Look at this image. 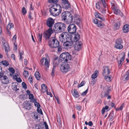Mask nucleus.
<instances>
[{
  "label": "nucleus",
  "instance_id": "obj_1",
  "mask_svg": "<svg viewBox=\"0 0 129 129\" xmlns=\"http://www.w3.org/2000/svg\"><path fill=\"white\" fill-rule=\"evenodd\" d=\"M58 0H48L49 3L55 4L50 8V12L51 14L53 16L58 15L61 12V8L59 5L56 4L58 2Z\"/></svg>",
  "mask_w": 129,
  "mask_h": 129
},
{
  "label": "nucleus",
  "instance_id": "obj_2",
  "mask_svg": "<svg viewBox=\"0 0 129 129\" xmlns=\"http://www.w3.org/2000/svg\"><path fill=\"white\" fill-rule=\"evenodd\" d=\"M62 20L67 23L71 22L73 19V16L68 11L63 12L61 15Z\"/></svg>",
  "mask_w": 129,
  "mask_h": 129
},
{
  "label": "nucleus",
  "instance_id": "obj_3",
  "mask_svg": "<svg viewBox=\"0 0 129 129\" xmlns=\"http://www.w3.org/2000/svg\"><path fill=\"white\" fill-rule=\"evenodd\" d=\"M66 28V24L58 22L55 24L53 29L56 33H59L64 31Z\"/></svg>",
  "mask_w": 129,
  "mask_h": 129
},
{
  "label": "nucleus",
  "instance_id": "obj_4",
  "mask_svg": "<svg viewBox=\"0 0 129 129\" xmlns=\"http://www.w3.org/2000/svg\"><path fill=\"white\" fill-rule=\"evenodd\" d=\"M71 59V55L67 52L63 53L60 55V60L62 63L68 62Z\"/></svg>",
  "mask_w": 129,
  "mask_h": 129
},
{
  "label": "nucleus",
  "instance_id": "obj_5",
  "mask_svg": "<svg viewBox=\"0 0 129 129\" xmlns=\"http://www.w3.org/2000/svg\"><path fill=\"white\" fill-rule=\"evenodd\" d=\"M40 63L41 65L43 66L46 70H47L49 68L50 63L49 57L47 56L46 57L42 58L40 60Z\"/></svg>",
  "mask_w": 129,
  "mask_h": 129
},
{
  "label": "nucleus",
  "instance_id": "obj_6",
  "mask_svg": "<svg viewBox=\"0 0 129 129\" xmlns=\"http://www.w3.org/2000/svg\"><path fill=\"white\" fill-rule=\"evenodd\" d=\"M70 37L69 34L67 32L62 33L59 37V41L61 42H64L70 39Z\"/></svg>",
  "mask_w": 129,
  "mask_h": 129
},
{
  "label": "nucleus",
  "instance_id": "obj_7",
  "mask_svg": "<svg viewBox=\"0 0 129 129\" xmlns=\"http://www.w3.org/2000/svg\"><path fill=\"white\" fill-rule=\"evenodd\" d=\"M48 44L49 46L51 48H56L58 46L59 43L56 39L54 38H52L49 40Z\"/></svg>",
  "mask_w": 129,
  "mask_h": 129
},
{
  "label": "nucleus",
  "instance_id": "obj_8",
  "mask_svg": "<svg viewBox=\"0 0 129 129\" xmlns=\"http://www.w3.org/2000/svg\"><path fill=\"white\" fill-rule=\"evenodd\" d=\"M70 69V66L67 63L61 64L60 67V70L63 73H66Z\"/></svg>",
  "mask_w": 129,
  "mask_h": 129
},
{
  "label": "nucleus",
  "instance_id": "obj_9",
  "mask_svg": "<svg viewBox=\"0 0 129 129\" xmlns=\"http://www.w3.org/2000/svg\"><path fill=\"white\" fill-rule=\"evenodd\" d=\"M68 31L70 34L75 33L76 30V25L74 24H70L68 27Z\"/></svg>",
  "mask_w": 129,
  "mask_h": 129
},
{
  "label": "nucleus",
  "instance_id": "obj_10",
  "mask_svg": "<svg viewBox=\"0 0 129 129\" xmlns=\"http://www.w3.org/2000/svg\"><path fill=\"white\" fill-rule=\"evenodd\" d=\"M122 43V41L121 39L119 38L116 40L115 41V47L119 49H122L123 47L122 45L121 44Z\"/></svg>",
  "mask_w": 129,
  "mask_h": 129
},
{
  "label": "nucleus",
  "instance_id": "obj_11",
  "mask_svg": "<svg viewBox=\"0 0 129 129\" xmlns=\"http://www.w3.org/2000/svg\"><path fill=\"white\" fill-rule=\"evenodd\" d=\"M64 48L66 50L70 49L71 48L73 45V42L71 41H67L63 42Z\"/></svg>",
  "mask_w": 129,
  "mask_h": 129
},
{
  "label": "nucleus",
  "instance_id": "obj_12",
  "mask_svg": "<svg viewBox=\"0 0 129 129\" xmlns=\"http://www.w3.org/2000/svg\"><path fill=\"white\" fill-rule=\"evenodd\" d=\"M62 5L64 8L66 9L71 7L70 4L68 0H62Z\"/></svg>",
  "mask_w": 129,
  "mask_h": 129
},
{
  "label": "nucleus",
  "instance_id": "obj_13",
  "mask_svg": "<svg viewBox=\"0 0 129 129\" xmlns=\"http://www.w3.org/2000/svg\"><path fill=\"white\" fill-rule=\"evenodd\" d=\"M53 33V31L52 28H50L44 34V36L46 39H48Z\"/></svg>",
  "mask_w": 129,
  "mask_h": 129
},
{
  "label": "nucleus",
  "instance_id": "obj_14",
  "mask_svg": "<svg viewBox=\"0 0 129 129\" xmlns=\"http://www.w3.org/2000/svg\"><path fill=\"white\" fill-rule=\"evenodd\" d=\"M74 48L75 50L79 51L81 49L82 44L81 42L80 41L75 42Z\"/></svg>",
  "mask_w": 129,
  "mask_h": 129
},
{
  "label": "nucleus",
  "instance_id": "obj_15",
  "mask_svg": "<svg viewBox=\"0 0 129 129\" xmlns=\"http://www.w3.org/2000/svg\"><path fill=\"white\" fill-rule=\"evenodd\" d=\"M54 22V20L52 18H49L47 19L46 24L48 27L50 28H52Z\"/></svg>",
  "mask_w": 129,
  "mask_h": 129
},
{
  "label": "nucleus",
  "instance_id": "obj_16",
  "mask_svg": "<svg viewBox=\"0 0 129 129\" xmlns=\"http://www.w3.org/2000/svg\"><path fill=\"white\" fill-rule=\"evenodd\" d=\"M103 75L104 76H106L110 73V69L108 66H104L103 67Z\"/></svg>",
  "mask_w": 129,
  "mask_h": 129
},
{
  "label": "nucleus",
  "instance_id": "obj_17",
  "mask_svg": "<svg viewBox=\"0 0 129 129\" xmlns=\"http://www.w3.org/2000/svg\"><path fill=\"white\" fill-rule=\"evenodd\" d=\"M1 78V82L2 83L7 84L9 83V80L7 76L3 75Z\"/></svg>",
  "mask_w": 129,
  "mask_h": 129
},
{
  "label": "nucleus",
  "instance_id": "obj_18",
  "mask_svg": "<svg viewBox=\"0 0 129 129\" xmlns=\"http://www.w3.org/2000/svg\"><path fill=\"white\" fill-rule=\"evenodd\" d=\"M14 27V24L12 23H9L7 26V30L8 34L9 36H11V33L10 31V29L13 28Z\"/></svg>",
  "mask_w": 129,
  "mask_h": 129
},
{
  "label": "nucleus",
  "instance_id": "obj_19",
  "mask_svg": "<svg viewBox=\"0 0 129 129\" xmlns=\"http://www.w3.org/2000/svg\"><path fill=\"white\" fill-rule=\"evenodd\" d=\"M94 15L96 17L100 19L103 21H105V19L102 17V15L98 12H95L94 13Z\"/></svg>",
  "mask_w": 129,
  "mask_h": 129
},
{
  "label": "nucleus",
  "instance_id": "obj_20",
  "mask_svg": "<svg viewBox=\"0 0 129 129\" xmlns=\"http://www.w3.org/2000/svg\"><path fill=\"white\" fill-rule=\"evenodd\" d=\"M80 38V35L78 33H76L73 36L72 39L74 42L78 41Z\"/></svg>",
  "mask_w": 129,
  "mask_h": 129
},
{
  "label": "nucleus",
  "instance_id": "obj_21",
  "mask_svg": "<svg viewBox=\"0 0 129 129\" xmlns=\"http://www.w3.org/2000/svg\"><path fill=\"white\" fill-rule=\"evenodd\" d=\"M123 54V56L118 61V64L119 66L121 67V66L122 64V62L125 59V53H122Z\"/></svg>",
  "mask_w": 129,
  "mask_h": 129
},
{
  "label": "nucleus",
  "instance_id": "obj_22",
  "mask_svg": "<svg viewBox=\"0 0 129 129\" xmlns=\"http://www.w3.org/2000/svg\"><path fill=\"white\" fill-rule=\"evenodd\" d=\"M113 11L114 13L115 14L120 15L121 16H123V15L122 13L121 12L120 10L117 8L113 10Z\"/></svg>",
  "mask_w": 129,
  "mask_h": 129
},
{
  "label": "nucleus",
  "instance_id": "obj_23",
  "mask_svg": "<svg viewBox=\"0 0 129 129\" xmlns=\"http://www.w3.org/2000/svg\"><path fill=\"white\" fill-rule=\"evenodd\" d=\"M105 89L106 90V91L104 93V97H107L109 95V94L110 91V88H108L107 86L105 87L104 90H105Z\"/></svg>",
  "mask_w": 129,
  "mask_h": 129
},
{
  "label": "nucleus",
  "instance_id": "obj_24",
  "mask_svg": "<svg viewBox=\"0 0 129 129\" xmlns=\"http://www.w3.org/2000/svg\"><path fill=\"white\" fill-rule=\"evenodd\" d=\"M72 93L73 95L76 98H78L79 96L78 93L75 89L72 91Z\"/></svg>",
  "mask_w": 129,
  "mask_h": 129
},
{
  "label": "nucleus",
  "instance_id": "obj_25",
  "mask_svg": "<svg viewBox=\"0 0 129 129\" xmlns=\"http://www.w3.org/2000/svg\"><path fill=\"white\" fill-rule=\"evenodd\" d=\"M129 77V70L122 77V79L124 80H127Z\"/></svg>",
  "mask_w": 129,
  "mask_h": 129
},
{
  "label": "nucleus",
  "instance_id": "obj_26",
  "mask_svg": "<svg viewBox=\"0 0 129 129\" xmlns=\"http://www.w3.org/2000/svg\"><path fill=\"white\" fill-rule=\"evenodd\" d=\"M123 30L124 33H127L129 31V25L127 24L125 25L123 28Z\"/></svg>",
  "mask_w": 129,
  "mask_h": 129
},
{
  "label": "nucleus",
  "instance_id": "obj_27",
  "mask_svg": "<svg viewBox=\"0 0 129 129\" xmlns=\"http://www.w3.org/2000/svg\"><path fill=\"white\" fill-rule=\"evenodd\" d=\"M41 91L43 92H45L48 91L47 87L44 84H43L41 85Z\"/></svg>",
  "mask_w": 129,
  "mask_h": 129
},
{
  "label": "nucleus",
  "instance_id": "obj_28",
  "mask_svg": "<svg viewBox=\"0 0 129 129\" xmlns=\"http://www.w3.org/2000/svg\"><path fill=\"white\" fill-rule=\"evenodd\" d=\"M28 69V68L26 67L23 69L24 72L23 73L24 76L25 77H27L29 76V73L26 70Z\"/></svg>",
  "mask_w": 129,
  "mask_h": 129
},
{
  "label": "nucleus",
  "instance_id": "obj_29",
  "mask_svg": "<svg viewBox=\"0 0 129 129\" xmlns=\"http://www.w3.org/2000/svg\"><path fill=\"white\" fill-rule=\"evenodd\" d=\"M31 104L28 103H26L24 105V108L26 109L29 110L31 108Z\"/></svg>",
  "mask_w": 129,
  "mask_h": 129
},
{
  "label": "nucleus",
  "instance_id": "obj_30",
  "mask_svg": "<svg viewBox=\"0 0 129 129\" xmlns=\"http://www.w3.org/2000/svg\"><path fill=\"white\" fill-rule=\"evenodd\" d=\"M105 80L108 82H110L113 78V77L111 75H108L107 76H105Z\"/></svg>",
  "mask_w": 129,
  "mask_h": 129
},
{
  "label": "nucleus",
  "instance_id": "obj_31",
  "mask_svg": "<svg viewBox=\"0 0 129 129\" xmlns=\"http://www.w3.org/2000/svg\"><path fill=\"white\" fill-rule=\"evenodd\" d=\"M29 99L30 100V101L32 102H34L36 101L35 99L34 98V96L33 95L31 94H29Z\"/></svg>",
  "mask_w": 129,
  "mask_h": 129
},
{
  "label": "nucleus",
  "instance_id": "obj_32",
  "mask_svg": "<svg viewBox=\"0 0 129 129\" xmlns=\"http://www.w3.org/2000/svg\"><path fill=\"white\" fill-rule=\"evenodd\" d=\"M106 7H101L99 10V11L103 14H104L106 13Z\"/></svg>",
  "mask_w": 129,
  "mask_h": 129
},
{
  "label": "nucleus",
  "instance_id": "obj_33",
  "mask_svg": "<svg viewBox=\"0 0 129 129\" xmlns=\"http://www.w3.org/2000/svg\"><path fill=\"white\" fill-rule=\"evenodd\" d=\"M98 71H95L94 73L92 75L91 78H92L95 79L96 78L98 74Z\"/></svg>",
  "mask_w": 129,
  "mask_h": 129
},
{
  "label": "nucleus",
  "instance_id": "obj_34",
  "mask_svg": "<svg viewBox=\"0 0 129 129\" xmlns=\"http://www.w3.org/2000/svg\"><path fill=\"white\" fill-rule=\"evenodd\" d=\"M75 21L78 25H80L81 23V20L79 18H76L75 19Z\"/></svg>",
  "mask_w": 129,
  "mask_h": 129
},
{
  "label": "nucleus",
  "instance_id": "obj_35",
  "mask_svg": "<svg viewBox=\"0 0 129 129\" xmlns=\"http://www.w3.org/2000/svg\"><path fill=\"white\" fill-rule=\"evenodd\" d=\"M31 115L33 117H34L35 119H37L38 118L37 113L36 112H32L31 113Z\"/></svg>",
  "mask_w": 129,
  "mask_h": 129
},
{
  "label": "nucleus",
  "instance_id": "obj_36",
  "mask_svg": "<svg viewBox=\"0 0 129 129\" xmlns=\"http://www.w3.org/2000/svg\"><path fill=\"white\" fill-rule=\"evenodd\" d=\"M17 83H13L12 86V89H13V90H19V89H17Z\"/></svg>",
  "mask_w": 129,
  "mask_h": 129
},
{
  "label": "nucleus",
  "instance_id": "obj_37",
  "mask_svg": "<svg viewBox=\"0 0 129 129\" xmlns=\"http://www.w3.org/2000/svg\"><path fill=\"white\" fill-rule=\"evenodd\" d=\"M35 76L38 80H39L40 78V74L38 72H36L35 73Z\"/></svg>",
  "mask_w": 129,
  "mask_h": 129
},
{
  "label": "nucleus",
  "instance_id": "obj_38",
  "mask_svg": "<svg viewBox=\"0 0 129 129\" xmlns=\"http://www.w3.org/2000/svg\"><path fill=\"white\" fill-rule=\"evenodd\" d=\"M124 106V103H123L118 108H115V110L116 111H118L120 110H121L123 108Z\"/></svg>",
  "mask_w": 129,
  "mask_h": 129
},
{
  "label": "nucleus",
  "instance_id": "obj_39",
  "mask_svg": "<svg viewBox=\"0 0 129 129\" xmlns=\"http://www.w3.org/2000/svg\"><path fill=\"white\" fill-rule=\"evenodd\" d=\"M114 114L113 113H111L109 114L108 117H109L110 120L111 121H112L113 120V119L114 117Z\"/></svg>",
  "mask_w": 129,
  "mask_h": 129
},
{
  "label": "nucleus",
  "instance_id": "obj_40",
  "mask_svg": "<svg viewBox=\"0 0 129 129\" xmlns=\"http://www.w3.org/2000/svg\"><path fill=\"white\" fill-rule=\"evenodd\" d=\"M97 26L99 27H102L104 25L103 23L101 21H99L97 24Z\"/></svg>",
  "mask_w": 129,
  "mask_h": 129
},
{
  "label": "nucleus",
  "instance_id": "obj_41",
  "mask_svg": "<svg viewBox=\"0 0 129 129\" xmlns=\"http://www.w3.org/2000/svg\"><path fill=\"white\" fill-rule=\"evenodd\" d=\"M120 26V24L119 23H116L114 27V29L115 30H117L119 29Z\"/></svg>",
  "mask_w": 129,
  "mask_h": 129
},
{
  "label": "nucleus",
  "instance_id": "obj_42",
  "mask_svg": "<svg viewBox=\"0 0 129 129\" xmlns=\"http://www.w3.org/2000/svg\"><path fill=\"white\" fill-rule=\"evenodd\" d=\"M101 3L100 2H98L96 3V8L99 10L101 7Z\"/></svg>",
  "mask_w": 129,
  "mask_h": 129
},
{
  "label": "nucleus",
  "instance_id": "obj_43",
  "mask_svg": "<svg viewBox=\"0 0 129 129\" xmlns=\"http://www.w3.org/2000/svg\"><path fill=\"white\" fill-rule=\"evenodd\" d=\"M42 34H39L38 35V41L41 42L42 40Z\"/></svg>",
  "mask_w": 129,
  "mask_h": 129
},
{
  "label": "nucleus",
  "instance_id": "obj_44",
  "mask_svg": "<svg viewBox=\"0 0 129 129\" xmlns=\"http://www.w3.org/2000/svg\"><path fill=\"white\" fill-rule=\"evenodd\" d=\"M2 63L4 66H7L9 65L8 62L6 60L3 61L2 62Z\"/></svg>",
  "mask_w": 129,
  "mask_h": 129
},
{
  "label": "nucleus",
  "instance_id": "obj_45",
  "mask_svg": "<svg viewBox=\"0 0 129 129\" xmlns=\"http://www.w3.org/2000/svg\"><path fill=\"white\" fill-rule=\"evenodd\" d=\"M19 55L20 57L19 58V59L20 60H21L22 59L23 57L22 56V55H23L24 54V52L23 51H19Z\"/></svg>",
  "mask_w": 129,
  "mask_h": 129
},
{
  "label": "nucleus",
  "instance_id": "obj_46",
  "mask_svg": "<svg viewBox=\"0 0 129 129\" xmlns=\"http://www.w3.org/2000/svg\"><path fill=\"white\" fill-rule=\"evenodd\" d=\"M53 62L54 64L55 65V66H56L58 65L59 63V60L58 59H54Z\"/></svg>",
  "mask_w": 129,
  "mask_h": 129
},
{
  "label": "nucleus",
  "instance_id": "obj_47",
  "mask_svg": "<svg viewBox=\"0 0 129 129\" xmlns=\"http://www.w3.org/2000/svg\"><path fill=\"white\" fill-rule=\"evenodd\" d=\"M21 11L23 15L25 14L27 12L26 10L24 7L22 8Z\"/></svg>",
  "mask_w": 129,
  "mask_h": 129
},
{
  "label": "nucleus",
  "instance_id": "obj_48",
  "mask_svg": "<svg viewBox=\"0 0 129 129\" xmlns=\"http://www.w3.org/2000/svg\"><path fill=\"white\" fill-rule=\"evenodd\" d=\"M55 66L54 65L53 66L52 71L51 73V75L52 76H53L55 71Z\"/></svg>",
  "mask_w": 129,
  "mask_h": 129
},
{
  "label": "nucleus",
  "instance_id": "obj_49",
  "mask_svg": "<svg viewBox=\"0 0 129 129\" xmlns=\"http://www.w3.org/2000/svg\"><path fill=\"white\" fill-rule=\"evenodd\" d=\"M103 6L105 7H107V5L106 3L105 0H101Z\"/></svg>",
  "mask_w": 129,
  "mask_h": 129
},
{
  "label": "nucleus",
  "instance_id": "obj_50",
  "mask_svg": "<svg viewBox=\"0 0 129 129\" xmlns=\"http://www.w3.org/2000/svg\"><path fill=\"white\" fill-rule=\"evenodd\" d=\"M34 102V105H35V106L37 108H40V106L39 104L37 102H36V101H35V102Z\"/></svg>",
  "mask_w": 129,
  "mask_h": 129
},
{
  "label": "nucleus",
  "instance_id": "obj_51",
  "mask_svg": "<svg viewBox=\"0 0 129 129\" xmlns=\"http://www.w3.org/2000/svg\"><path fill=\"white\" fill-rule=\"evenodd\" d=\"M2 68L0 66V79L3 76V72L2 71Z\"/></svg>",
  "mask_w": 129,
  "mask_h": 129
},
{
  "label": "nucleus",
  "instance_id": "obj_52",
  "mask_svg": "<svg viewBox=\"0 0 129 129\" xmlns=\"http://www.w3.org/2000/svg\"><path fill=\"white\" fill-rule=\"evenodd\" d=\"M9 70L12 74L14 73L15 72L14 69L13 68H9Z\"/></svg>",
  "mask_w": 129,
  "mask_h": 129
},
{
  "label": "nucleus",
  "instance_id": "obj_53",
  "mask_svg": "<svg viewBox=\"0 0 129 129\" xmlns=\"http://www.w3.org/2000/svg\"><path fill=\"white\" fill-rule=\"evenodd\" d=\"M85 83V81H82L80 84H79L78 86V87H80L83 86Z\"/></svg>",
  "mask_w": 129,
  "mask_h": 129
},
{
  "label": "nucleus",
  "instance_id": "obj_54",
  "mask_svg": "<svg viewBox=\"0 0 129 129\" xmlns=\"http://www.w3.org/2000/svg\"><path fill=\"white\" fill-rule=\"evenodd\" d=\"M33 77L31 75L28 78V80L31 84H32L33 83Z\"/></svg>",
  "mask_w": 129,
  "mask_h": 129
},
{
  "label": "nucleus",
  "instance_id": "obj_55",
  "mask_svg": "<svg viewBox=\"0 0 129 129\" xmlns=\"http://www.w3.org/2000/svg\"><path fill=\"white\" fill-rule=\"evenodd\" d=\"M111 4L112 5V7L113 10H114L116 9V6L115 4L114 3H111Z\"/></svg>",
  "mask_w": 129,
  "mask_h": 129
},
{
  "label": "nucleus",
  "instance_id": "obj_56",
  "mask_svg": "<svg viewBox=\"0 0 129 129\" xmlns=\"http://www.w3.org/2000/svg\"><path fill=\"white\" fill-rule=\"evenodd\" d=\"M75 108L78 111H80L81 110L82 107L80 106L76 105Z\"/></svg>",
  "mask_w": 129,
  "mask_h": 129
},
{
  "label": "nucleus",
  "instance_id": "obj_57",
  "mask_svg": "<svg viewBox=\"0 0 129 129\" xmlns=\"http://www.w3.org/2000/svg\"><path fill=\"white\" fill-rule=\"evenodd\" d=\"M92 22L95 24H97L98 21L97 19L95 18L94 19L93 18L92 19Z\"/></svg>",
  "mask_w": 129,
  "mask_h": 129
},
{
  "label": "nucleus",
  "instance_id": "obj_58",
  "mask_svg": "<svg viewBox=\"0 0 129 129\" xmlns=\"http://www.w3.org/2000/svg\"><path fill=\"white\" fill-rule=\"evenodd\" d=\"M37 111L39 113H40L41 114H43L42 112L41 109L40 108H37Z\"/></svg>",
  "mask_w": 129,
  "mask_h": 129
},
{
  "label": "nucleus",
  "instance_id": "obj_59",
  "mask_svg": "<svg viewBox=\"0 0 129 129\" xmlns=\"http://www.w3.org/2000/svg\"><path fill=\"white\" fill-rule=\"evenodd\" d=\"M43 125L45 126L46 129H49L48 126L46 122H44Z\"/></svg>",
  "mask_w": 129,
  "mask_h": 129
},
{
  "label": "nucleus",
  "instance_id": "obj_60",
  "mask_svg": "<svg viewBox=\"0 0 129 129\" xmlns=\"http://www.w3.org/2000/svg\"><path fill=\"white\" fill-rule=\"evenodd\" d=\"M14 79L16 80L17 81V82H19V83H20V82H21L22 81L21 79L19 77H18V78H16L15 79Z\"/></svg>",
  "mask_w": 129,
  "mask_h": 129
},
{
  "label": "nucleus",
  "instance_id": "obj_61",
  "mask_svg": "<svg viewBox=\"0 0 129 129\" xmlns=\"http://www.w3.org/2000/svg\"><path fill=\"white\" fill-rule=\"evenodd\" d=\"M91 82L92 83L93 85H94V84L96 82V80L95 79L92 78L91 81Z\"/></svg>",
  "mask_w": 129,
  "mask_h": 129
},
{
  "label": "nucleus",
  "instance_id": "obj_62",
  "mask_svg": "<svg viewBox=\"0 0 129 129\" xmlns=\"http://www.w3.org/2000/svg\"><path fill=\"white\" fill-rule=\"evenodd\" d=\"M22 85L23 87L25 89H26L27 88L25 82H22Z\"/></svg>",
  "mask_w": 129,
  "mask_h": 129
},
{
  "label": "nucleus",
  "instance_id": "obj_63",
  "mask_svg": "<svg viewBox=\"0 0 129 129\" xmlns=\"http://www.w3.org/2000/svg\"><path fill=\"white\" fill-rule=\"evenodd\" d=\"M88 89H87L85 91L83 92L81 95H85L88 92Z\"/></svg>",
  "mask_w": 129,
  "mask_h": 129
},
{
  "label": "nucleus",
  "instance_id": "obj_64",
  "mask_svg": "<svg viewBox=\"0 0 129 129\" xmlns=\"http://www.w3.org/2000/svg\"><path fill=\"white\" fill-rule=\"evenodd\" d=\"M31 13L30 12H29V14L28 15V18L30 19H33L32 17L31 16Z\"/></svg>",
  "mask_w": 129,
  "mask_h": 129
}]
</instances>
